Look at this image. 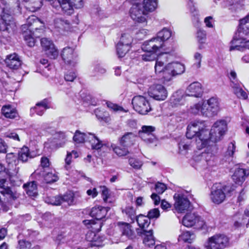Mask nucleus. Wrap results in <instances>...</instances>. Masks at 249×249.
I'll return each mask as SVG.
<instances>
[{
  "mask_svg": "<svg viewBox=\"0 0 249 249\" xmlns=\"http://www.w3.org/2000/svg\"><path fill=\"white\" fill-rule=\"evenodd\" d=\"M206 127V122L200 120L192 121L187 126L186 137L190 139L196 137L198 149L205 147L210 139L213 141H219L227 130V123L225 120L218 121L213 124L210 131Z\"/></svg>",
  "mask_w": 249,
  "mask_h": 249,
  "instance_id": "obj_1",
  "label": "nucleus"
},
{
  "mask_svg": "<svg viewBox=\"0 0 249 249\" xmlns=\"http://www.w3.org/2000/svg\"><path fill=\"white\" fill-rule=\"evenodd\" d=\"M143 51L144 53L140 56V58L146 62L156 60L155 65V72L164 81H170L173 77L185 72V67L182 63L173 62L164 65V62L160 60V57L155 52L152 50Z\"/></svg>",
  "mask_w": 249,
  "mask_h": 249,
  "instance_id": "obj_2",
  "label": "nucleus"
},
{
  "mask_svg": "<svg viewBox=\"0 0 249 249\" xmlns=\"http://www.w3.org/2000/svg\"><path fill=\"white\" fill-rule=\"evenodd\" d=\"M23 37L26 43L30 47L35 44V37H39L44 31V24L35 16H30L27 23L21 26Z\"/></svg>",
  "mask_w": 249,
  "mask_h": 249,
  "instance_id": "obj_3",
  "label": "nucleus"
},
{
  "mask_svg": "<svg viewBox=\"0 0 249 249\" xmlns=\"http://www.w3.org/2000/svg\"><path fill=\"white\" fill-rule=\"evenodd\" d=\"M9 185L10 183L7 178L0 179V210L5 212L9 209L6 203H11L19 197V194Z\"/></svg>",
  "mask_w": 249,
  "mask_h": 249,
  "instance_id": "obj_4",
  "label": "nucleus"
},
{
  "mask_svg": "<svg viewBox=\"0 0 249 249\" xmlns=\"http://www.w3.org/2000/svg\"><path fill=\"white\" fill-rule=\"evenodd\" d=\"M217 142L213 141L211 139L208 140V143L204 147V148H206L205 152L194 158L195 161L199 165L205 168L206 167L207 165L213 166V163L216 160L215 154L217 151V148L215 144Z\"/></svg>",
  "mask_w": 249,
  "mask_h": 249,
  "instance_id": "obj_5",
  "label": "nucleus"
},
{
  "mask_svg": "<svg viewBox=\"0 0 249 249\" xmlns=\"http://www.w3.org/2000/svg\"><path fill=\"white\" fill-rule=\"evenodd\" d=\"M109 209V207L101 206L93 207L91 209L90 215L94 218L96 221L94 220H85L83 221L84 224L88 226V228H91L94 231H99L102 227L100 220L105 217Z\"/></svg>",
  "mask_w": 249,
  "mask_h": 249,
  "instance_id": "obj_6",
  "label": "nucleus"
},
{
  "mask_svg": "<svg viewBox=\"0 0 249 249\" xmlns=\"http://www.w3.org/2000/svg\"><path fill=\"white\" fill-rule=\"evenodd\" d=\"M233 188L228 186H222L219 183H215L212 187L210 197L211 201L216 204L222 203L226 198L225 193L231 194Z\"/></svg>",
  "mask_w": 249,
  "mask_h": 249,
  "instance_id": "obj_7",
  "label": "nucleus"
},
{
  "mask_svg": "<svg viewBox=\"0 0 249 249\" xmlns=\"http://www.w3.org/2000/svg\"><path fill=\"white\" fill-rule=\"evenodd\" d=\"M165 42H164L157 36L152 38L150 40L144 42L142 46V49L143 51H150L152 50L153 52H160L162 55L167 54L170 51H168L167 49L165 48Z\"/></svg>",
  "mask_w": 249,
  "mask_h": 249,
  "instance_id": "obj_8",
  "label": "nucleus"
},
{
  "mask_svg": "<svg viewBox=\"0 0 249 249\" xmlns=\"http://www.w3.org/2000/svg\"><path fill=\"white\" fill-rule=\"evenodd\" d=\"M228 243L229 238L227 236L216 234L208 238L204 247L206 249H224Z\"/></svg>",
  "mask_w": 249,
  "mask_h": 249,
  "instance_id": "obj_9",
  "label": "nucleus"
},
{
  "mask_svg": "<svg viewBox=\"0 0 249 249\" xmlns=\"http://www.w3.org/2000/svg\"><path fill=\"white\" fill-rule=\"evenodd\" d=\"M248 37H249V14L240 20L239 27L233 36L231 43H236L238 41L242 43V41L247 40Z\"/></svg>",
  "mask_w": 249,
  "mask_h": 249,
  "instance_id": "obj_10",
  "label": "nucleus"
},
{
  "mask_svg": "<svg viewBox=\"0 0 249 249\" xmlns=\"http://www.w3.org/2000/svg\"><path fill=\"white\" fill-rule=\"evenodd\" d=\"M188 194V192L183 191L178 192L174 195V207L178 212L184 213L190 208V202L187 197Z\"/></svg>",
  "mask_w": 249,
  "mask_h": 249,
  "instance_id": "obj_11",
  "label": "nucleus"
},
{
  "mask_svg": "<svg viewBox=\"0 0 249 249\" xmlns=\"http://www.w3.org/2000/svg\"><path fill=\"white\" fill-rule=\"evenodd\" d=\"M133 38L128 32L122 34L120 41L116 46L117 53L119 57H123L128 52Z\"/></svg>",
  "mask_w": 249,
  "mask_h": 249,
  "instance_id": "obj_12",
  "label": "nucleus"
},
{
  "mask_svg": "<svg viewBox=\"0 0 249 249\" xmlns=\"http://www.w3.org/2000/svg\"><path fill=\"white\" fill-rule=\"evenodd\" d=\"M133 108L142 115H145L149 112L151 108L147 100L143 96H134L132 100Z\"/></svg>",
  "mask_w": 249,
  "mask_h": 249,
  "instance_id": "obj_13",
  "label": "nucleus"
},
{
  "mask_svg": "<svg viewBox=\"0 0 249 249\" xmlns=\"http://www.w3.org/2000/svg\"><path fill=\"white\" fill-rule=\"evenodd\" d=\"M156 130V128L151 125H143L141 129L139 131L138 134L139 137L146 143L150 144H153L156 145L158 142V140L154 134Z\"/></svg>",
  "mask_w": 249,
  "mask_h": 249,
  "instance_id": "obj_14",
  "label": "nucleus"
},
{
  "mask_svg": "<svg viewBox=\"0 0 249 249\" xmlns=\"http://www.w3.org/2000/svg\"><path fill=\"white\" fill-rule=\"evenodd\" d=\"M203 116L211 117L216 115L220 110L219 101L217 97H212L207 100L206 103L203 102Z\"/></svg>",
  "mask_w": 249,
  "mask_h": 249,
  "instance_id": "obj_15",
  "label": "nucleus"
},
{
  "mask_svg": "<svg viewBox=\"0 0 249 249\" xmlns=\"http://www.w3.org/2000/svg\"><path fill=\"white\" fill-rule=\"evenodd\" d=\"M15 26L11 12L7 13L5 7L0 5V30L8 31Z\"/></svg>",
  "mask_w": 249,
  "mask_h": 249,
  "instance_id": "obj_16",
  "label": "nucleus"
},
{
  "mask_svg": "<svg viewBox=\"0 0 249 249\" xmlns=\"http://www.w3.org/2000/svg\"><path fill=\"white\" fill-rule=\"evenodd\" d=\"M149 95L157 101H163L168 96L166 88L162 85L156 84L151 86L148 91Z\"/></svg>",
  "mask_w": 249,
  "mask_h": 249,
  "instance_id": "obj_17",
  "label": "nucleus"
},
{
  "mask_svg": "<svg viewBox=\"0 0 249 249\" xmlns=\"http://www.w3.org/2000/svg\"><path fill=\"white\" fill-rule=\"evenodd\" d=\"M130 14L133 20L139 23H146L148 14L141 4H135L130 10Z\"/></svg>",
  "mask_w": 249,
  "mask_h": 249,
  "instance_id": "obj_18",
  "label": "nucleus"
},
{
  "mask_svg": "<svg viewBox=\"0 0 249 249\" xmlns=\"http://www.w3.org/2000/svg\"><path fill=\"white\" fill-rule=\"evenodd\" d=\"M61 55L65 63L68 65L74 67L77 63L78 55L72 48H64L62 51Z\"/></svg>",
  "mask_w": 249,
  "mask_h": 249,
  "instance_id": "obj_19",
  "label": "nucleus"
},
{
  "mask_svg": "<svg viewBox=\"0 0 249 249\" xmlns=\"http://www.w3.org/2000/svg\"><path fill=\"white\" fill-rule=\"evenodd\" d=\"M40 43L46 54L50 58L54 59L57 57L58 51L51 40L47 38H43L41 39Z\"/></svg>",
  "mask_w": 249,
  "mask_h": 249,
  "instance_id": "obj_20",
  "label": "nucleus"
},
{
  "mask_svg": "<svg viewBox=\"0 0 249 249\" xmlns=\"http://www.w3.org/2000/svg\"><path fill=\"white\" fill-rule=\"evenodd\" d=\"M201 84L198 82H194L190 84L185 90V95L195 97H199L203 93Z\"/></svg>",
  "mask_w": 249,
  "mask_h": 249,
  "instance_id": "obj_21",
  "label": "nucleus"
},
{
  "mask_svg": "<svg viewBox=\"0 0 249 249\" xmlns=\"http://www.w3.org/2000/svg\"><path fill=\"white\" fill-rule=\"evenodd\" d=\"M87 142L90 143L92 149L97 150L98 152L102 150H105L107 149L106 145L103 143V142L93 134L88 133Z\"/></svg>",
  "mask_w": 249,
  "mask_h": 249,
  "instance_id": "obj_22",
  "label": "nucleus"
},
{
  "mask_svg": "<svg viewBox=\"0 0 249 249\" xmlns=\"http://www.w3.org/2000/svg\"><path fill=\"white\" fill-rule=\"evenodd\" d=\"M249 175V169L238 168L235 170L232 177L236 184H241Z\"/></svg>",
  "mask_w": 249,
  "mask_h": 249,
  "instance_id": "obj_23",
  "label": "nucleus"
},
{
  "mask_svg": "<svg viewBox=\"0 0 249 249\" xmlns=\"http://www.w3.org/2000/svg\"><path fill=\"white\" fill-rule=\"evenodd\" d=\"M49 103L48 100L47 99H45L40 102L36 103L35 107L31 108V114L33 115L36 113L38 115H42L44 111L50 107Z\"/></svg>",
  "mask_w": 249,
  "mask_h": 249,
  "instance_id": "obj_24",
  "label": "nucleus"
},
{
  "mask_svg": "<svg viewBox=\"0 0 249 249\" xmlns=\"http://www.w3.org/2000/svg\"><path fill=\"white\" fill-rule=\"evenodd\" d=\"M53 26L56 31L60 32L68 30L70 29V23L62 17L56 18L53 20Z\"/></svg>",
  "mask_w": 249,
  "mask_h": 249,
  "instance_id": "obj_25",
  "label": "nucleus"
},
{
  "mask_svg": "<svg viewBox=\"0 0 249 249\" xmlns=\"http://www.w3.org/2000/svg\"><path fill=\"white\" fill-rule=\"evenodd\" d=\"M58 3L62 11L65 14L70 15L73 12V6L72 1L71 0H55L53 3Z\"/></svg>",
  "mask_w": 249,
  "mask_h": 249,
  "instance_id": "obj_26",
  "label": "nucleus"
},
{
  "mask_svg": "<svg viewBox=\"0 0 249 249\" xmlns=\"http://www.w3.org/2000/svg\"><path fill=\"white\" fill-rule=\"evenodd\" d=\"M5 63L8 67L12 69H18L21 64L18 55L16 53L8 55Z\"/></svg>",
  "mask_w": 249,
  "mask_h": 249,
  "instance_id": "obj_27",
  "label": "nucleus"
},
{
  "mask_svg": "<svg viewBox=\"0 0 249 249\" xmlns=\"http://www.w3.org/2000/svg\"><path fill=\"white\" fill-rule=\"evenodd\" d=\"M136 136L132 132L125 133L120 139V144L122 146L128 147L134 144Z\"/></svg>",
  "mask_w": 249,
  "mask_h": 249,
  "instance_id": "obj_28",
  "label": "nucleus"
},
{
  "mask_svg": "<svg viewBox=\"0 0 249 249\" xmlns=\"http://www.w3.org/2000/svg\"><path fill=\"white\" fill-rule=\"evenodd\" d=\"M141 234L143 238V242L145 245L150 247L155 244V241L152 228H149L147 230H144V231H142Z\"/></svg>",
  "mask_w": 249,
  "mask_h": 249,
  "instance_id": "obj_29",
  "label": "nucleus"
},
{
  "mask_svg": "<svg viewBox=\"0 0 249 249\" xmlns=\"http://www.w3.org/2000/svg\"><path fill=\"white\" fill-rule=\"evenodd\" d=\"M23 187L26 194L30 196L36 197L38 195L36 181H33L25 183Z\"/></svg>",
  "mask_w": 249,
  "mask_h": 249,
  "instance_id": "obj_30",
  "label": "nucleus"
},
{
  "mask_svg": "<svg viewBox=\"0 0 249 249\" xmlns=\"http://www.w3.org/2000/svg\"><path fill=\"white\" fill-rule=\"evenodd\" d=\"M135 220L139 226L141 228L142 232L144 231V230H147L150 228V220L147 216L140 214Z\"/></svg>",
  "mask_w": 249,
  "mask_h": 249,
  "instance_id": "obj_31",
  "label": "nucleus"
},
{
  "mask_svg": "<svg viewBox=\"0 0 249 249\" xmlns=\"http://www.w3.org/2000/svg\"><path fill=\"white\" fill-rule=\"evenodd\" d=\"M185 99L180 92H177L173 94L170 100V103L173 107H178L184 104Z\"/></svg>",
  "mask_w": 249,
  "mask_h": 249,
  "instance_id": "obj_32",
  "label": "nucleus"
},
{
  "mask_svg": "<svg viewBox=\"0 0 249 249\" xmlns=\"http://www.w3.org/2000/svg\"><path fill=\"white\" fill-rule=\"evenodd\" d=\"M6 161L8 164L9 170L14 169L17 168V165L19 162L18 156L13 153H10L6 154Z\"/></svg>",
  "mask_w": 249,
  "mask_h": 249,
  "instance_id": "obj_33",
  "label": "nucleus"
},
{
  "mask_svg": "<svg viewBox=\"0 0 249 249\" xmlns=\"http://www.w3.org/2000/svg\"><path fill=\"white\" fill-rule=\"evenodd\" d=\"M198 220V215L194 213L186 214L182 219V223L187 227H191L196 224Z\"/></svg>",
  "mask_w": 249,
  "mask_h": 249,
  "instance_id": "obj_34",
  "label": "nucleus"
},
{
  "mask_svg": "<svg viewBox=\"0 0 249 249\" xmlns=\"http://www.w3.org/2000/svg\"><path fill=\"white\" fill-rule=\"evenodd\" d=\"M118 226L122 232V235H125L129 238H133L134 232L131 230V226L129 224L125 222H118Z\"/></svg>",
  "mask_w": 249,
  "mask_h": 249,
  "instance_id": "obj_35",
  "label": "nucleus"
},
{
  "mask_svg": "<svg viewBox=\"0 0 249 249\" xmlns=\"http://www.w3.org/2000/svg\"><path fill=\"white\" fill-rule=\"evenodd\" d=\"M26 2L25 7L31 12H35L42 5V0H23Z\"/></svg>",
  "mask_w": 249,
  "mask_h": 249,
  "instance_id": "obj_36",
  "label": "nucleus"
},
{
  "mask_svg": "<svg viewBox=\"0 0 249 249\" xmlns=\"http://www.w3.org/2000/svg\"><path fill=\"white\" fill-rule=\"evenodd\" d=\"M207 35L205 31L201 29L197 30L196 33V38L198 43V48L200 50L205 48Z\"/></svg>",
  "mask_w": 249,
  "mask_h": 249,
  "instance_id": "obj_37",
  "label": "nucleus"
},
{
  "mask_svg": "<svg viewBox=\"0 0 249 249\" xmlns=\"http://www.w3.org/2000/svg\"><path fill=\"white\" fill-rule=\"evenodd\" d=\"M34 157L32 153L29 151V149L26 146H23L18 153V159L19 160L23 162H26L29 159H32Z\"/></svg>",
  "mask_w": 249,
  "mask_h": 249,
  "instance_id": "obj_38",
  "label": "nucleus"
},
{
  "mask_svg": "<svg viewBox=\"0 0 249 249\" xmlns=\"http://www.w3.org/2000/svg\"><path fill=\"white\" fill-rule=\"evenodd\" d=\"M142 8L148 14L154 11L158 6V0H143L141 5Z\"/></svg>",
  "mask_w": 249,
  "mask_h": 249,
  "instance_id": "obj_39",
  "label": "nucleus"
},
{
  "mask_svg": "<svg viewBox=\"0 0 249 249\" xmlns=\"http://www.w3.org/2000/svg\"><path fill=\"white\" fill-rule=\"evenodd\" d=\"M233 93L240 99H247L248 97L247 93L243 90L241 87V83L232 84L231 87Z\"/></svg>",
  "mask_w": 249,
  "mask_h": 249,
  "instance_id": "obj_40",
  "label": "nucleus"
},
{
  "mask_svg": "<svg viewBox=\"0 0 249 249\" xmlns=\"http://www.w3.org/2000/svg\"><path fill=\"white\" fill-rule=\"evenodd\" d=\"M18 249H40L38 245H35L33 247L31 242L27 241L25 239H20V235L18 237Z\"/></svg>",
  "mask_w": 249,
  "mask_h": 249,
  "instance_id": "obj_41",
  "label": "nucleus"
},
{
  "mask_svg": "<svg viewBox=\"0 0 249 249\" xmlns=\"http://www.w3.org/2000/svg\"><path fill=\"white\" fill-rule=\"evenodd\" d=\"M203 108H204L203 102H198L191 106L188 109V112L191 114H201L203 116Z\"/></svg>",
  "mask_w": 249,
  "mask_h": 249,
  "instance_id": "obj_42",
  "label": "nucleus"
},
{
  "mask_svg": "<svg viewBox=\"0 0 249 249\" xmlns=\"http://www.w3.org/2000/svg\"><path fill=\"white\" fill-rule=\"evenodd\" d=\"M19 168H15L13 173H10L8 178H7L9 180L11 186H19L21 184L18 175Z\"/></svg>",
  "mask_w": 249,
  "mask_h": 249,
  "instance_id": "obj_43",
  "label": "nucleus"
},
{
  "mask_svg": "<svg viewBox=\"0 0 249 249\" xmlns=\"http://www.w3.org/2000/svg\"><path fill=\"white\" fill-rule=\"evenodd\" d=\"M123 213L125 214L130 223H134L137 218L136 211L132 206H127L123 210Z\"/></svg>",
  "mask_w": 249,
  "mask_h": 249,
  "instance_id": "obj_44",
  "label": "nucleus"
},
{
  "mask_svg": "<svg viewBox=\"0 0 249 249\" xmlns=\"http://www.w3.org/2000/svg\"><path fill=\"white\" fill-rule=\"evenodd\" d=\"M1 111L5 117L11 119L15 118L17 114L16 110L10 105L3 106Z\"/></svg>",
  "mask_w": 249,
  "mask_h": 249,
  "instance_id": "obj_45",
  "label": "nucleus"
},
{
  "mask_svg": "<svg viewBox=\"0 0 249 249\" xmlns=\"http://www.w3.org/2000/svg\"><path fill=\"white\" fill-rule=\"evenodd\" d=\"M194 238V235L193 232L189 231H183L179 235L178 240L179 242L191 243Z\"/></svg>",
  "mask_w": 249,
  "mask_h": 249,
  "instance_id": "obj_46",
  "label": "nucleus"
},
{
  "mask_svg": "<svg viewBox=\"0 0 249 249\" xmlns=\"http://www.w3.org/2000/svg\"><path fill=\"white\" fill-rule=\"evenodd\" d=\"M172 35V33L170 30L164 28L157 33V36L164 42H165L166 40L171 37Z\"/></svg>",
  "mask_w": 249,
  "mask_h": 249,
  "instance_id": "obj_47",
  "label": "nucleus"
},
{
  "mask_svg": "<svg viewBox=\"0 0 249 249\" xmlns=\"http://www.w3.org/2000/svg\"><path fill=\"white\" fill-rule=\"evenodd\" d=\"M87 137H88V133H82L77 130L73 137V139L75 142L80 143L85 142H87Z\"/></svg>",
  "mask_w": 249,
  "mask_h": 249,
  "instance_id": "obj_48",
  "label": "nucleus"
},
{
  "mask_svg": "<svg viewBox=\"0 0 249 249\" xmlns=\"http://www.w3.org/2000/svg\"><path fill=\"white\" fill-rule=\"evenodd\" d=\"M242 43L240 41L236 42V43L232 44L230 48L231 50H237L243 51L245 48L249 49V40H242Z\"/></svg>",
  "mask_w": 249,
  "mask_h": 249,
  "instance_id": "obj_49",
  "label": "nucleus"
},
{
  "mask_svg": "<svg viewBox=\"0 0 249 249\" xmlns=\"http://www.w3.org/2000/svg\"><path fill=\"white\" fill-rule=\"evenodd\" d=\"M187 7L194 17L192 20L198 22L199 21L198 12L195 6V3L193 0H188L187 2Z\"/></svg>",
  "mask_w": 249,
  "mask_h": 249,
  "instance_id": "obj_50",
  "label": "nucleus"
},
{
  "mask_svg": "<svg viewBox=\"0 0 249 249\" xmlns=\"http://www.w3.org/2000/svg\"><path fill=\"white\" fill-rule=\"evenodd\" d=\"M113 151L119 156H124L129 153L127 147L111 144Z\"/></svg>",
  "mask_w": 249,
  "mask_h": 249,
  "instance_id": "obj_51",
  "label": "nucleus"
},
{
  "mask_svg": "<svg viewBox=\"0 0 249 249\" xmlns=\"http://www.w3.org/2000/svg\"><path fill=\"white\" fill-rule=\"evenodd\" d=\"M45 202L53 205H60L62 204L61 196L48 197L45 199Z\"/></svg>",
  "mask_w": 249,
  "mask_h": 249,
  "instance_id": "obj_52",
  "label": "nucleus"
},
{
  "mask_svg": "<svg viewBox=\"0 0 249 249\" xmlns=\"http://www.w3.org/2000/svg\"><path fill=\"white\" fill-rule=\"evenodd\" d=\"M62 203L66 202L69 205L74 204V194L72 193H67L63 196H61Z\"/></svg>",
  "mask_w": 249,
  "mask_h": 249,
  "instance_id": "obj_53",
  "label": "nucleus"
},
{
  "mask_svg": "<svg viewBox=\"0 0 249 249\" xmlns=\"http://www.w3.org/2000/svg\"><path fill=\"white\" fill-rule=\"evenodd\" d=\"M58 177L55 172H48L44 176V180L47 183H51L56 181Z\"/></svg>",
  "mask_w": 249,
  "mask_h": 249,
  "instance_id": "obj_54",
  "label": "nucleus"
},
{
  "mask_svg": "<svg viewBox=\"0 0 249 249\" xmlns=\"http://www.w3.org/2000/svg\"><path fill=\"white\" fill-rule=\"evenodd\" d=\"M96 117L100 120L106 121L107 120L108 113L100 108H96L94 110Z\"/></svg>",
  "mask_w": 249,
  "mask_h": 249,
  "instance_id": "obj_55",
  "label": "nucleus"
},
{
  "mask_svg": "<svg viewBox=\"0 0 249 249\" xmlns=\"http://www.w3.org/2000/svg\"><path fill=\"white\" fill-rule=\"evenodd\" d=\"M129 165L135 169H139L142 165L141 161L133 158L129 159L128 160Z\"/></svg>",
  "mask_w": 249,
  "mask_h": 249,
  "instance_id": "obj_56",
  "label": "nucleus"
},
{
  "mask_svg": "<svg viewBox=\"0 0 249 249\" xmlns=\"http://www.w3.org/2000/svg\"><path fill=\"white\" fill-rule=\"evenodd\" d=\"M194 58L196 62L194 64L193 67L196 69H199L201 66L202 55L198 53H196L194 55Z\"/></svg>",
  "mask_w": 249,
  "mask_h": 249,
  "instance_id": "obj_57",
  "label": "nucleus"
},
{
  "mask_svg": "<svg viewBox=\"0 0 249 249\" xmlns=\"http://www.w3.org/2000/svg\"><path fill=\"white\" fill-rule=\"evenodd\" d=\"M166 189V185L163 183L158 182L155 184V189L159 194H162Z\"/></svg>",
  "mask_w": 249,
  "mask_h": 249,
  "instance_id": "obj_58",
  "label": "nucleus"
},
{
  "mask_svg": "<svg viewBox=\"0 0 249 249\" xmlns=\"http://www.w3.org/2000/svg\"><path fill=\"white\" fill-rule=\"evenodd\" d=\"M160 213L158 209L155 208L150 210L147 214V217L149 218V219L153 218H157L160 216Z\"/></svg>",
  "mask_w": 249,
  "mask_h": 249,
  "instance_id": "obj_59",
  "label": "nucleus"
},
{
  "mask_svg": "<svg viewBox=\"0 0 249 249\" xmlns=\"http://www.w3.org/2000/svg\"><path fill=\"white\" fill-rule=\"evenodd\" d=\"M236 146L233 142H231L228 146L227 151H226V156L232 158L234 154Z\"/></svg>",
  "mask_w": 249,
  "mask_h": 249,
  "instance_id": "obj_60",
  "label": "nucleus"
},
{
  "mask_svg": "<svg viewBox=\"0 0 249 249\" xmlns=\"http://www.w3.org/2000/svg\"><path fill=\"white\" fill-rule=\"evenodd\" d=\"M76 74L73 71H68L65 75L66 81L72 82L76 77Z\"/></svg>",
  "mask_w": 249,
  "mask_h": 249,
  "instance_id": "obj_61",
  "label": "nucleus"
},
{
  "mask_svg": "<svg viewBox=\"0 0 249 249\" xmlns=\"http://www.w3.org/2000/svg\"><path fill=\"white\" fill-rule=\"evenodd\" d=\"M229 78H230V79L231 81L230 86L231 87H232V84H233V83L234 84L241 83L237 80V79L236 78V73L233 71H231V72L230 73Z\"/></svg>",
  "mask_w": 249,
  "mask_h": 249,
  "instance_id": "obj_62",
  "label": "nucleus"
},
{
  "mask_svg": "<svg viewBox=\"0 0 249 249\" xmlns=\"http://www.w3.org/2000/svg\"><path fill=\"white\" fill-rule=\"evenodd\" d=\"M101 189L103 199L105 202H107L109 197V190L106 186H102Z\"/></svg>",
  "mask_w": 249,
  "mask_h": 249,
  "instance_id": "obj_63",
  "label": "nucleus"
},
{
  "mask_svg": "<svg viewBox=\"0 0 249 249\" xmlns=\"http://www.w3.org/2000/svg\"><path fill=\"white\" fill-rule=\"evenodd\" d=\"M107 107L110 109H112L114 111H123L124 110L123 108L120 106H118L116 104H113L111 102H107Z\"/></svg>",
  "mask_w": 249,
  "mask_h": 249,
  "instance_id": "obj_64",
  "label": "nucleus"
}]
</instances>
